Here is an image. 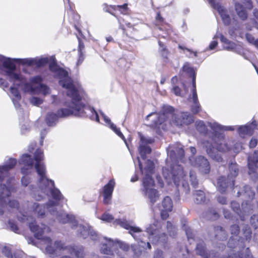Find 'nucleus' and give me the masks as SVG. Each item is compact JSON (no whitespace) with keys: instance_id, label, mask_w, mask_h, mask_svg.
Listing matches in <instances>:
<instances>
[{"instance_id":"f257e3e1","label":"nucleus","mask_w":258,"mask_h":258,"mask_svg":"<svg viewBox=\"0 0 258 258\" xmlns=\"http://www.w3.org/2000/svg\"><path fill=\"white\" fill-rule=\"evenodd\" d=\"M49 68L54 77L59 79V84L66 89L67 95L71 98L72 101L66 102L64 106L67 108L58 110L57 114L48 112L45 118L47 124L49 126H54L58 121L59 117H64L71 115L80 117L88 116L91 119L99 122V116L95 109L85 105L81 102L84 91L79 83L73 81L69 76L68 72L60 68L54 61L49 63Z\"/></svg>"},{"instance_id":"f03ea898","label":"nucleus","mask_w":258,"mask_h":258,"mask_svg":"<svg viewBox=\"0 0 258 258\" xmlns=\"http://www.w3.org/2000/svg\"><path fill=\"white\" fill-rule=\"evenodd\" d=\"M34 159L35 161L34 167L39 176L37 186L30 184V178L23 176L21 179L22 185L27 187L25 192L36 201H40L46 196H51L55 200L60 201L63 196L60 191L54 187V181L49 179L46 176V168L42 162L43 153L41 149H37L34 153Z\"/></svg>"},{"instance_id":"7ed1b4c3","label":"nucleus","mask_w":258,"mask_h":258,"mask_svg":"<svg viewBox=\"0 0 258 258\" xmlns=\"http://www.w3.org/2000/svg\"><path fill=\"white\" fill-rule=\"evenodd\" d=\"M18 220L22 222H26L28 224L30 230L34 233L35 237L40 240V242L46 245V252L53 256L57 255L58 251L61 250H66L72 255H75L77 257H83L85 254L83 246H64L63 243L61 241H55L53 246L52 245L51 239L49 237L42 238V235L50 231V228L44 224L40 225L36 224L31 217L22 214V217L18 216Z\"/></svg>"},{"instance_id":"20e7f679","label":"nucleus","mask_w":258,"mask_h":258,"mask_svg":"<svg viewBox=\"0 0 258 258\" xmlns=\"http://www.w3.org/2000/svg\"><path fill=\"white\" fill-rule=\"evenodd\" d=\"M167 155L169 157L166 160L167 165H170V169L167 167L163 168V175L168 183L173 180L175 184L178 186L181 182L182 186L187 191L189 190L188 183L185 180V175L183 167L176 164L175 159L177 158L182 160L184 153L182 146L177 144L174 146H170L167 150Z\"/></svg>"},{"instance_id":"39448f33","label":"nucleus","mask_w":258,"mask_h":258,"mask_svg":"<svg viewBox=\"0 0 258 258\" xmlns=\"http://www.w3.org/2000/svg\"><path fill=\"white\" fill-rule=\"evenodd\" d=\"M174 112L173 107L164 105L160 113H151L147 116L146 119L149 120L151 117H153V120L150 125L159 132L160 129L163 130L166 129L165 122L168 120L170 123L176 126L188 125L194 121L192 116L187 112H183L180 114H175Z\"/></svg>"},{"instance_id":"423d86ee","label":"nucleus","mask_w":258,"mask_h":258,"mask_svg":"<svg viewBox=\"0 0 258 258\" xmlns=\"http://www.w3.org/2000/svg\"><path fill=\"white\" fill-rule=\"evenodd\" d=\"M46 209L50 214L55 216L60 223H69L72 228L76 230L78 236L85 239L89 235L91 239L94 241L98 239L97 233L91 226L79 223L73 215L68 214L60 209L58 210L55 202L49 200L47 203Z\"/></svg>"},{"instance_id":"0eeeda50","label":"nucleus","mask_w":258,"mask_h":258,"mask_svg":"<svg viewBox=\"0 0 258 258\" xmlns=\"http://www.w3.org/2000/svg\"><path fill=\"white\" fill-rule=\"evenodd\" d=\"M1 64L5 69L10 81L12 82L14 86H18L25 93L34 94L36 92V84H33L30 81V83H27L26 78L16 71V66L12 58L0 55Z\"/></svg>"},{"instance_id":"6e6552de","label":"nucleus","mask_w":258,"mask_h":258,"mask_svg":"<svg viewBox=\"0 0 258 258\" xmlns=\"http://www.w3.org/2000/svg\"><path fill=\"white\" fill-rule=\"evenodd\" d=\"M137 160L140 171L143 175H145L142 179L143 192L144 195L148 197L152 204H154L159 198L158 191L153 188L154 185V180L152 177V174L154 168V163L150 160H147L143 169L139 157H137Z\"/></svg>"},{"instance_id":"1a4fd4ad","label":"nucleus","mask_w":258,"mask_h":258,"mask_svg":"<svg viewBox=\"0 0 258 258\" xmlns=\"http://www.w3.org/2000/svg\"><path fill=\"white\" fill-rule=\"evenodd\" d=\"M209 138L211 139L212 141L214 143L216 148L215 149L213 144L209 141H204L203 142L204 147L205 148L206 152L209 156L214 160L217 162H222L223 159L221 155L218 153V151L220 152H225L232 149L231 147H229L224 141V138L221 141H218L217 138L215 137L213 133H212L211 136H209Z\"/></svg>"},{"instance_id":"9d476101","label":"nucleus","mask_w":258,"mask_h":258,"mask_svg":"<svg viewBox=\"0 0 258 258\" xmlns=\"http://www.w3.org/2000/svg\"><path fill=\"white\" fill-rule=\"evenodd\" d=\"M231 234L232 235L228 242L229 247L233 248L232 251L242 253L245 256V258H253L249 248H245L244 238L237 239V235L239 232V226L237 225H233L230 227Z\"/></svg>"},{"instance_id":"9b49d317","label":"nucleus","mask_w":258,"mask_h":258,"mask_svg":"<svg viewBox=\"0 0 258 258\" xmlns=\"http://www.w3.org/2000/svg\"><path fill=\"white\" fill-rule=\"evenodd\" d=\"M114 225H119L123 228L128 230V233L133 237V238L138 241L139 246L145 249L151 248V246L149 242L144 241V237L142 235V230L139 227L131 225L125 219H116L113 221Z\"/></svg>"},{"instance_id":"f8f14e48","label":"nucleus","mask_w":258,"mask_h":258,"mask_svg":"<svg viewBox=\"0 0 258 258\" xmlns=\"http://www.w3.org/2000/svg\"><path fill=\"white\" fill-rule=\"evenodd\" d=\"M15 190L11 185L7 186L0 183V216L2 215L8 204L11 208H15L18 206V203L16 200L11 201L9 197L12 191Z\"/></svg>"},{"instance_id":"ddd939ff","label":"nucleus","mask_w":258,"mask_h":258,"mask_svg":"<svg viewBox=\"0 0 258 258\" xmlns=\"http://www.w3.org/2000/svg\"><path fill=\"white\" fill-rule=\"evenodd\" d=\"M105 242L102 243L100 248L101 252L106 254H114V252L116 254H118L119 251L116 249L119 247L120 249L124 251H126L129 249V245L126 243L119 241L118 240L113 241L111 239H107L104 238Z\"/></svg>"},{"instance_id":"4468645a","label":"nucleus","mask_w":258,"mask_h":258,"mask_svg":"<svg viewBox=\"0 0 258 258\" xmlns=\"http://www.w3.org/2000/svg\"><path fill=\"white\" fill-rule=\"evenodd\" d=\"M146 232L149 234V239L153 243H165L166 241V235L164 233H161L157 222L149 225L146 228Z\"/></svg>"},{"instance_id":"2eb2a0df","label":"nucleus","mask_w":258,"mask_h":258,"mask_svg":"<svg viewBox=\"0 0 258 258\" xmlns=\"http://www.w3.org/2000/svg\"><path fill=\"white\" fill-rule=\"evenodd\" d=\"M255 194L251 187L246 185L243 188L237 192V196H242L244 201L242 203V208L243 211L246 212V208L248 207L252 211H253V205L251 203L250 200H252L254 197Z\"/></svg>"},{"instance_id":"dca6fc26","label":"nucleus","mask_w":258,"mask_h":258,"mask_svg":"<svg viewBox=\"0 0 258 258\" xmlns=\"http://www.w3.org/2000/svg\"><path fill=\"white\" fill-rule=\"evenodd\" d=\"M213 8L216 10L225 25H229L231 21L230 12L220 4L219 0H209Z\"/></svg>"},{"instance_id":"f3484780","label":"nucleus","mask_w":258,"mask_h":258,"mask_svg":"<svg viewBox=\"0 0 258 258\" xmlns=\"http://www.w3.org/2000/svg\"><path fill=\"white\" fill-rule=\"evenodd\" d=\"M208 125L212 130V133L215 138L218 141L222 140L224 139V135L222 133L225 131H234L236 127V126H223L215 121H210L208 122Z\"/></svg>"},{"instance_id":"a211bd4d","label":"nucleus","mask_w":258,"mask_h":258,"mask_svg":"<svg viewBox=\"0 0 258 258\" xmlns=\"http://www.w3.org/2000/svg\"><path fill=\"white\" fill-rule=\"evenodd\" d=\"M189 162L193 166L198 167L199 170L205 174H208L210 171L209 163L207 159L203 156H199L196 159L189 158Z\"/></svg>"},{"instance_id":"6ab92c4d","label":"nucleus","mask_w":258,"mask_h":258,"mask_svg":"<svg viewBox=\"0 0 258 258\" xmlns=\"http://www.w3.org/2000/svg\"><path fill=\"white\" fill-rule=\"evenodd\" d=\"M12 60L14 63L17 62L28 66L35 64L38 67H41L45 65L49 61L48 58L47 57H43L40 59L32 58H12Z\"/></svg>"},{"instance_id":"aec40b11","label":"nucleus","mask_w":258,"mask_h":258,"mask_svg":"<svg viewBox=\"0 0 258 258\" xmlns=\"http://www.w3.org/2000/svg\"><path fill=\"white\" fill-rule=\"evenodd\" d=\"M139 134L140 138L139 152L142 159L145 160L146 155L151 152V149L148 146V144L152 143L154 140L151 138H146L140 133Z\"/></svg>"},{"instance_id":"412c9836","label":"nucleus","mask_w":258,"mask_h":258,"mask_svg":"<svg viewBox=\"0 0 258 258\" xmlns=\"http://www.w3.org/2000/svg\"><path fill=\"white\" fill-rule=\"evenodd\" d=\"M16 159L9 158L5 160L3 165H0V182H2L9 175V171L13 169L17 164Z\"/></svg>"},{"instance_id":"4be33fe9","label":"nucleus","mask_w":258,"mask_h":258,"mask_svg":"<svg viewBox=\"0 0 258 258\" xmlns=\"http://www.w3.org/2000/svg\"><path fill=\"white\" fill-rule=\"evenodd\" d=\"M19 163L24 165L21 169V172L23 174L26 175L30 173L34 167V160L27 154H23L21 156Z\"/></svg>"},{"instance_id":"5701e85b","label":"nucleus","mask_w":258,"mask_h":258,"mask_svg":"<svg viewBox=\"0 0 258 258\" xmlns=\"http://www.w3.org/2000/svg\"><path fill=\"white\" fill-rule=\"evenodd\" d=\"M115 185L114 179H111L103 188V203L106 205L109 204L110 202Z\"/></svg>"},{"instance_id":"b1692460","label":"nucleus","mask_w":258,"mask_h":258,"mask_svg":"<svg viewBox=\"0 0 258 258\" xmlns=\"http://www.w3.org/2000/svg\"><path fill=\"white\" fill-rule=\"evenodd\" d=\"M42 81L43 79L40 76H36L30 79V81L33 84H36V92L38 91L44 95H46L50 93V89L47 86L42 83Z\"/></svg>"},{"instance_id":"393cba45","label":"nucleus","mask_w":258,"mask_h":258,"mask_svg":"<svg viewBox=\"0 0 258 258\" xmlns=\"http://www.w3.org/2000/svg\"><path fill=\"white\" fill-rule=\"evenodd\" d=\"M192 94V97L188 99L189 101L193 103L191 106V111L194 114H197L201 111V108L198 100V95L196 91L195 77H194L193 79Z\"/></svg>"},{"instance_id":"a878e982","label":"nucleus","mask_w":258,"mask_h":258,"mask_svg":"<svg viewBox=\"0 0 258 258\" xmlns=\"http://www.w3.org/2000/svg\"><path fill=\"white\" fill-rule=\"evenodd\" d=\"M234 180L228 178L227 179L224 176H221L217 179V188L221 193L226 191L228 187H233L234 185Z\"/></svg>"},{"instance_id":"bb28decb","label":"nucleus","mask_w":258,"mask_h":258,"mask_svg":"<svg viewBox=\"0 0 258 258\" xmlns=\"http://www.w3.org/2000/svg\"><path fill=\"white\" fill-rule=\"evenodd\" d=\"M163 21V19L160 16L159 13H157L156 17V28L154 29V34L155 37L163 38H167L168 36V32L166 30L164 31L162 27L159 26V25Z\"/></svg>"},{"instance_id":"cd10ccee","label":"nucleus","mask_w":258,"mask_h":258,"mask_svg":"<svg viewBox=\"0 0 258 258\" xmlns=\"http://www.w3.org/2000/svg\"><path fill=\"white\" fill-rule=\"evenodd\" d=\"M256 127V122L254 121L250 124L238 126L237 131L239 136L243 138L246 135H252Z\"/></svg>"},{"instance_id":"c85d7f7f","label":"nucleus","mask_w":258,"mask_h":258,"mask_svg":"<svg viewBox=\"0 0 258 258\" xmlns=\"http://www.w3.org/2000/svg\"><path fill=\"white\" fill-rule=\"evenodd\" d=\"M231 208L232 209L233 211L238 215V216L240 218V219L242 221H244L246 218L248 217L249 214L251 213L252 212V211L250 209H249V208L248 207H247L246 208V212L243 211L242 207L241 210L240 209V205L239 203L235 201L231 202Z\"/></svg>"},{"instance_id":"c756f323","label":"nucleus","mask_w":258,"mask_h":258,"mask_svg":"<svg viewBox=\"0 0 258 258\" xmlns=\"http://www.w3.org/2000/svg\"><path fill=\"white\" fill-rule=\"evenodd\" d=\"M217 38H219L220 39L221 42L223 43L224 49L231 51L233 50L235 43L229 40L224 37L222 33L218 32H217L216 35L214 37V39H216Z\"/></svg>"},{"instance_id":"7c9ffc66","label":"nucleus","mask_w":258,"mask_h":258,"mask_svg":"<svg viewBox=\"0 0 258 258\" xmlns=\"http://www.w3.org/2000/svg\"><path fill=\"white\" fill-rule=\"evenodd\" d=\"M101 115L103 118L105 122L109 126V127L120 138H121L125 143L126 145H127L125 139L122 134V133L120 132L119 128H118L116 127V125L114 124L111 121V120L109 119V118L105 115L104 113L101 112Z\"/></svg>"},{"instance_id":"2f4dec72","label":"nucleus","mask_w":258,"mask_h":258,"mask_svg":"<svg viewBox=\"0 0 258 258\" xmlns=\"http://www.w3.org/2000/svg\"><path fill=\"white\" fill-rule=\"evenodd\" d=\"M11 97L13 103L17 109H18L20 106V101L21 99L20 93L15 86H12L10 88Z\"/></svg>"},{"instance_id":"473e14b6","label":"nucleus","mask_w":258,"mask_h":258,"mask_svg":"<svg viewBox=\"0 0 258 258\" xmlns=\"http://www.w3.org/2000/svg\"><path fill=\"white\" fill-rule=\"evenodd\" d=\"M196 252L198 254L204 258H209L211 257V253L207 251L205 243L203 241L197 244Z\"/></svg>"},{"instance_id":"72a5a7b5","label":"nucleus","mask_w":258,"mask_h":258,"mask_svg":"<svg viewBox=\"0 0 258 258\" xmlns=\"http://www.w3.org/2000/svg\"><path fill=\"white\" fill-rule=\"evenodd\" d=\"M33 210L37 217L39 218H44L46 214V208L43 205L35 203L33 206Z\"/></svg>"},{"instance_id":"f704fd0d","label":"nucleus","mask_w":258,"mask_h":258,"mask_svg":"<svg viewBox=\"0 0 258 258\" xmlns=\"http://www.w3.org/2000/svg\"><path fill=\"white\" fill-rule=\"evenodd\" d=\"M239 172L238 165L235 162H231L229 165V173L228 177L234 180Z\"/></svg>"},{"instance_id":"c9c22d12","label":"nucleus","mask_w":258,"mask_h":258,"mask_svg":"<svg viewBox=\"0 0 258 258\" xmlns=\"http://www.w3.org/2000/svg\"><path fill=\"white\" fill-rule=\"evenodd\" d=\"M196 127L197 130L201 134H203L204 135H207V136H208L209 137L210 135L211 136L212 132L211 133L207 132V127L203 121H197L196 122Z\"/></svg>"},{"instance_id":"e433bc0d","label":"nucleus","mask_w":258,"mask_h":258,"mask_svg":"<svg viewBox=\"0 0 258 258\" xmlns=\"http://www.w3.org/2000/svg\"><path fill=\"white\" fill-rule=\"evenodd\" d=\"M215 237L220 240L226 239L227 234L221 227L217 226L214 228Z\"/></svg>"},{"instance_id":"4c0bfd02","label":"nucleus","mask_w":258,"mask_h":258,"mask_svg":"<svg viewBox=\"0 0 258 258\" xmlns=\"http://www.w3.org/2000/svg\"><path fill=\"white\" fill-rule=\"evenodd\" d=\"M235 11L238 16L242 19L245 20L247 17V14L244 8L239 3L235 4Z\"/></svg>"},{"instance_id":"58836bf2","label":"nucleus","mask_w":258,"mask_h":258,"mask_svg":"<svg viewBox=\"0 0 258 258\" xmlns=\"http://www.w3.org/2000/svg\"><path fill=\"white\" fill-rule=\"evenodd\" d=\"M194 195L195 197V202L197 204H202L205 201V196L204 192L202 190H195Z\"/></svg>"},{"instance_id":"ea45409f","label":"nucleus","mask_w":258,"mask_h":258,"mask_svg":"<svg viewBox=\"0 0 258 258\" xmlns=\"http://www.w3.org/2000/svg\"><path fill=\"white\" fill-rule=\"evenodd\" d=\"M3 252L7 258H22L24 255V253L22 251H18L12 254L9 249L7 247H5L3 249Z\"/></svg>"},{"instance_id":"a19ab883","label":"nucleus","mask_w":258,"mask_h":258,"mask_svg":"<svg viewBox=\"0 0 258 258\" xmlns=\"http://www.w3.org/2000/svg\"><path fill=\"white\" fill-rule=\"evenodd\" d=\"M158 43L160 46L159 51L162 58L164 59L165 62H167L168 60V56L169 52L166 49L163 43L160 40L158 41Z\"/></svg>"},{"instance_id":"79ce46f5","label":"nucleus","mask_w":258,"mask_h":258,"mask_svg":"<svg viewBox=\"0 0 258 258\" xmlns=\"http://www.w3.org/2000/svg\"><path fill=\"white\" fill-rule=\"evenodd\" d=\"M162 206L163 209L171 211L173 207L172 201L169 197H166L162 201Z\"/></svg>"},{"instance_id":"37998d69","label":"nucleus","mask_w":258,"mask_h":258,"mask_svg":"<svg viewBox=\"0 0 258 258\" xmlns=\"http://www.w3.org/2000/svg\"><path fill=\"white\" fill-rule=\"evenodd\" d=\"M182 70L183 72L190 74L192 77V83L193 84L194 77L196 79V74L193 69L190 67L189 64L187 62L184 63L182 67Z\"/></svg>"},{"instance_id":"c03bdc74","label":"nucleus","mask_w":258,"mask_h":258,"mask_svg":"<svg viewBox=\"0 0 258 258\" xmlns=\"http://www.w3.org/2000/svg\"><path fill=\"white\" fill-rule=\"evenodd\" d=\"M30 102L33 105L38 106L41 105L43 101L39 97L33 96L29 99Z\"/></svg>"},{"instance_id":"a18cd8bd","label":"nucleus","mask_w":258,"mask_h":258,"mask_svg":"<svg viewBox=\"0 0 258 258\" xmlns=\"http://www.w3.org/2000/svg\"><path fill=\"white\" fill-rule=\"evenodd\" d=\"M166 228L170 236H174L175 235L176 228L173 226L172 224L169 221L167 222Z\"/></svg>"},{"instance_id":"49530a36","label":"nucleus","mask_w":258,"mask_h":258,"mask_svg":"<svg viewBox=\"0 0 258 258\" xmlns=\"http://www.w3.org/2000/svg\"><path fill=\"white\" fill-rule=\"evenodd\" d=\"M189 177L191 184L194 187H196L198 185V180L195 173L192 171H190L189 172Z\"/></svg>"},{"instance_id":"de8ad7c7","label":"nucleus","mask_w":258,"mask_h":258,"mask_svg":"<svg viewBox=\"0 0 258 258\" xmlns=\"http://www.w3.org/2000/svg\"><path fill=\"white\" fill-rule=\"evenodd\" d=\"M100 219L102 220L105 221L106 222H111V221H113V217L111 215L105 213L102 215Z\"/></svg>"},{"instance_id":"09e8293b","label":"nucleus","mask_w":258,"mask_h":258,"mask_svg":"<svg viewBox=\"0 0 258 258\" xmlns=\"http://www.w3.org/2000/svg\"><path fill=\"white\" fill-rule=\"evenodd\" d=\"M232 51L241 55H243L244 54L242 47L240 45L236 44L235 43L233 48V50Z\"/></svg>"},{"instance_id":"8fccbe9b","label":"nucleus","mask_w":258,"mask_h":258,"mask_svg":"<svg viewBox=\"0 0 258 258\" xmlns=\"http://www.w3.org/2000/svg\"><path fill=\"white\" fill-rule=\"evenodd\" d=\"M245 38L248 43L253 45H255L256 39H255L252 35L249 33H246L245 34Z\"/></svg>"},{"instance_id":"3c124183","label":"nucleus","mask_w":258,"mask_h":258,"mask_svg":"<svg viewBox=\"0 0 258 258\" xmlns=\"http://www.w3.org/2000/svg\"><path fill=\"white\" fill-rule=\"evenodd\" d=\"M208 218L212 220H216L218 217V214L215 210H212L208 213Z\"/></svg>"},{"instance_id":"603ef678","label":"nucleus","mask_w":258,"mask_h":258,"mask_svg":"<svg viewBox=\"0 0 258 258\" xmlns=\"http://www.w3.org/2000/svg\"><path fill=\"white\" fill-rule=\"evenodd\" d=\"M244 235L245 238V241L248 242L250 241L251 237V230L249 228H246L244 231Z\"/></svg>"},{"instance_id":"864d4df0","label":"nucleus","mask_w":258,"mask_h":258,"mask_svg":"<svg viewBox=\"0 0 258 258\" xmlns=\"http://www.w3.org/2000/svg\"><path fill=\"white\" fill-rule=\"evenodd\" d=\"M184 230L185 231L188 240L189 241L190 239H192L194 234L191 229L188 227H185Z\"/></svg>"},{"instance_id":"5fc2aeb1","label":"nucleus","mask_w":258,"mask_h":258,"mask_svg":"<svg viewBox=\"0 0 258 258\" xmlns=\"http://www.w3.org/2000/svg\"><path fill=\"white\" fill-rule=\"evenodd\" d=\"M8 226L11 228V229L15 232V233H17L18 231V228L17 226L16 225L15 223L14 222L12 221H9L8 222Z\"/></svg>"},{"instance_id":"6e6d98bb","label":"nucleus","mask_w":258,"mask_h":258,"mask_svg":"<svg viewBox=\"0 0 258 258\" xmlns=\"http://www.w3.org/2000/svg\"><path fill=\"white\" fill-rule=\"evenodd\" d=\"M171 211H167L164 209L161 210V217L162 219H166L169 216L168 212Z\"/></svg>"},{"instance_id":"4d7b16f0","label":"nucleus","mask_w":258,"mask_h":258,"mask_svg":"<svg viewBox=\"0 0 258 258\" xmlns=\"http://www.w3.org/2000/svg\"><path fill=\"white\" fill-rule=\"evenodd\" d=\"M172 90L174 93L177 96H182L183 95V94L181 92L180 89L178 86H173Z\"/></svg>"},{"instance_id":"13d9d810","label":"nucleus","mask_w":258,"mask_h":258,"mask_svg":"<svg viewBox=\"0 0 258 258\" xmlns=\"http://www.w3.org/2000/svg\"><path fill=\"white\" fill-rule=\"evenodd\" d=\"M47 131L46 129H44L42 131H41V133H40V144L41 146H42L43 145V140L45 138V136L46 135V134H47Z\"/></svg>"},{"instance_id":"bf43d9fd","label":"nucleus","mask_w":258,"mask_h":258,"mask_svg":"<svg viewBox=\"0 0 258 258\" xmlns=\"http://www.w3.org/2000/svg\"><path fill=\"white\" fill-rule=\"evenodd\" d=\"M218 202L223 205L227 204L226 198L224 196H219L217 198Z\"/></svg>"},{"instance_id":"052dcab7","label":"nucleus","mask_w":258,"mask_h":258,"mask_svg":"<svg viewBox=\"0 0 258 258\" xmlns=\"http://www.w3.org/2000/svg\"><path fill=\"white\" fill-rule=\"evenodd\" d=\"M217 45L218 42L216 40H213L210 43L207 49L213 50L217 46Z\"/></svg>"},{"instance_id":"680f3d73","label":"nucleus","mask_w":258,"mask_h":258,"mask_svg":"<svg viewBox=\"0 0 258 258\" xmlns=\"http://www.w3.org/2000/svg\"><path fill=\"white\" fill-rule=\"evenodd\" d=\"M257 144V140L256 139L252 138L249 142V147L250 148H254Z\"/></svg>"},{"instance_id":"e2e57ef3","label":"nucleus","mask_w":258,"mask_h":258,"mask_svg":"<svg viewBox=\"0 0 258 258\" xmlns=\"http://www.w3.org/2000/svg\"><path fill=\"white\" fill-rule=\"evenodd\" d=\"M243 3H245L247 9H250L252 8V6L250 0H241Z\"/></svg>"},{"instance_id":"0e129e2a","label":"nucleus","mask_w":258,"mask_h":258,"mask_svg":"<svg viewBox=\"0 0 258 258\" xmlns=\"http://www.w3.org/2000/svg\"><path fill=\"white\" fill-rule=\"evenodd\" d=\"M242 149V146L240 144H236L232 149L235 152H238Z\"/></svg>"},{"instance_id":"69168bd1","label":"nucleus","mask_w":258,"mask_h":258,"mask_svg":"<svg viewBox=\"0 0 258 258\" xmlns=\"http://www.w3.org/2000/svg\"><path fill=\"white\" fill-rule=\"evenodd\" d=\"M163 252L161 250H157L156 251L154 258H162Z\"/></svg>"},{"instance_id":"338daca9","label":"nucleus","mask_w":258,"mask_h":258,"mask_svg":"<svg viewBox=\"0 0 258 258\" xmlns=\"http://www.w3.org/2000/svg\"><path fill=\"white\" fill-rule=\"evenodd\" d=\"M224 215L225 218L230 219L231 217V214L228 211L224 210Z\"/></svg>"},{"instance_id":"774afa93","label":"nucleus","mask_w":258,"mask_h":258,"mask_svg":"<svg viewBox=\"0 0 258 258\" xmlns=\"http://www.w3.org/2000/svg\"><path fill=\"white\" fill-rule=\"evenodd\" d=\"M177 77L176 76L173 77L171 79V83L173 85H175V84L177 82Z\"/></svg>"}]
</instances>
